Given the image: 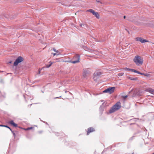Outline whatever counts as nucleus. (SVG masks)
I'll use <instances>...</instances> for the list:
<instances>
[{"label":"nucleus","mask_w":154,"mask_h":154,"mask_svg":"<svg viewBox=\"0 0 154 154\" xmlns=\"http://www.w3.org/2000/svg\"><path fill=\"white\" fill-rule=\"evenodd\" d=\"M125 17H126L125 16H124V19H125Z\"/></svg>","instance_id":"nucleus-28"},{"label":"nucleus","mask_w":154,"mask_h":154,"mask_svg":"<svg viewBox=\"0 0 154 154\" xmlns=\"http://www.w3.org/2000/svg\"><path fill=\"white\" fill-rule=\"evenodd\" d=\"M9 123L15 127H17V125L13 121H11L9 122Z\"/></svg>","instance_id":"nucleus-10"},{"label":"nucleus","mask_w":154,"mask_h":154,"mask_svg":"<svg viewBox=\"0 0 154 154\" xmlns=\"http://www.w3.org/2000/svg\"><path fill=\"white\" fill-rule=\"evenodd\" d=\"M124 75L123 73H120L118 74V75L119 76H121L123 75Z\"/></svg>","instance_id":"nucleus-18"},{"label":"nucleus","mask_w":154,"mask_h":154,"mask_svg":"<svg viewBox=\"0 0 154 154\" xmlns=\"http://www.w3.org/2000/svg\"><path fill=\"white\" fill-rule=\"evenodd\" d=\"M127 78L128 79H129L131 80H135L137 79V78H133L132 77H131L129 76H127Z\"/></svg>","instance_id":"nucleus-13"},{"label":"nucleus","mask_w":154,"mask_h":154,"mask_svg":"<svg viewBox=\"0 0 154 154\" xmlns=\"http://www.w3.org/2000/svg\"><path fill=\"white\" fill-rule=\"evenodd\" d=\"M53 50L54 51H55L56 53H58L59 52L58 51L56 50V49L54 48Z\"/></svg>","instance_id":"nucleus-20"},{"label":"nucleus","mask_w":154,"mask_h":154,"mask_svg":"<svg viewBox=\"0 0 154 154\" xmlns=\"http://www.w3.org/2000/svg\"><path fill=\"white\" fill-rule=\"evenodd\" d=\"M131 70L132 72H134L135 73H137L140 74V72L137 71V70H136L134 69H132Z\"/></svg>","instance_id":"nucleus-15"},{"label":"nucleus","mask_w":154,"mask_h":154,"mask_svg":"<svg viewBox=\"0 0 154 154\" xmlns=\"http://www.w3.org/2000/svg\"><path fill=\"white\" fill-rule=\"evenodd\" d=\"M132 154H134V153H132Z\"/></svg>","instance_id":"nucleus-30"},{"label":"nucleus","mask_w":154,"mask_h":154,"mask_svg":"<svg viewBox=\"0 0 154 154\" xmlns=\"http://www.w3.org/2000/svg\"><path fill=\"white\" fill-rule=\"evenodd\" d=\"M23 60V58L21 57H19L16 60L14 63V66H17L20 63L22 62Z\"/></svg>","instance_id":"nucleus-5"},{"label":"nucleus","mask_w":154,"mask_h":154,"mask_svg":"<svg viewBox=\"0 0 154 154\" xmlns=\"http://www.w3.org/2000/svg\"><path fill=\"white\" fill-rule=\"evenodd\" d=\"M38 72H39V74H40V72H41V70L39 69H38Z\"/></svg>","instance_id":"nucleus-23"},{"label":"nucleus","mask_w":154,"mask_h":154,"mask_svg":"<svg viewBox=\"0 0 154 154\" xmlns=\"http://www.w3.org/2000/svg\"><path fill=\"white\" fill-rule=\"evenodd\" d=\"M80 59V56L78 54H76L73 58V59L75 60L74 61H66L65 62L71 63H75L79 62Z\"/></svg>","instance_id":"nucleus-3"},{"label":"nucleus","mask_w":154,"mask_h":154,"mask_svg":"<svg viewBox=\"0 0 154 154\" xmlns=\"http://www.w3.org/2000/svg\"><path fill=\"white\" fill-rule=\"evenodd\" d=\"M101 74V73L99 72H95L94 74V78H95V77L97 76H99Z\"/></svg>","instance_id":"nucleus-11"},{"label":"nucleus","mask_w":154,"mask_h":154,"mask_svg":"<svg viewBox=\"0 0 154 154\" xmlns=\"http://www.w3.org/2000/svg\"><path fill=\"white\" fill-rule=\"evenodd\" d=\"M53 54L54 56H55L56 55V53H53Z\"/></svg>","instance_id":"nucleus-25"},{"label":"nucleus","mask_w":154,"mask_h":154,"mask_svg":"<svg viewBox=\"0 0 154 154\" xmlns=\"http://www.w3.org/2000/svg\"><path fill=\"white\" fill-rule=\"evenodd\" d=\"M133 61L137 66H140L143 63V60L142 57L138 55L135 56L133 58Z\"/></svg>","instance_id":"nucleus-1"},{"label":"nucleus","mask_w":154,"mask_h":154,"mask_svg":"<svg viewBox=\"0 0 154 154\" xmlns=\"http://www.w3.org/2000/svg\"><path fill=\"white\" fill-rule=\"evenodd\" d=\"M115 88L114 87L109 88L105 89L103 91V93H107L111 94L114 92Z\"/></svg>","instance_id":"nucleus-4"},{"label":"nucleus","mask_w":154,"mask_h":154,"mask_svg":"<svg viewBox=\"0 0 154 154\" xmlns=\"http://www.w3.org/2000/svg\"><path fill=\"white\" fill-rule=\"evenodd\" d=\"M121 107V103L120 102H118L110 109L109 112L112 113L119 110Z\"/></svg>","instance_id":"nucleus-2"},{"label":"nucleus","mask_w":154,"mask_h":154,"mask_svg":"<svg viewBox=\"0 0 154 154\" xmlns=\"http://www.w3.org/2000/svg\"><path fill=\"white\" fill-rule=\"evenodd\" d=\"M50 63V64L49 65H46L45 67L46 68H48L52 65V64L53 63V62H52L51 61H50L49 63Z\"/></svg>","instance_id":"nucleus-14"},{"label":"nucleus","mask_w":154,"mask_h":154,"mask_svg":"<svg viewBox=\"0 0 154 154\" xmlns=\"http://www.w3.org/2000/svg\"><path fill=\"white\" fill-rule=\"evenodd\" d=\"M85 72H84V73H83V75H84V76H85Z\"/></svg>","instance_id":"nucleus-27"},{"label":"nucleus","mask_w":154,"mask_h":154,"mask_svg":"<svg viewBox=\"0 0 154 154\" xmlns=\"http://www.w3.org/2000/svg\"><path fill=\"white\" fill-rule=\"evenodd\" d=\"M87 12H89L92 13L95 16L97 19L100 18V15L97 12H95L94 10L92 9H90L87 11Z\"/></svg>","instance_id":"nucleus-6"},{"label":"nucleus","mask_w":154,"mask_h":154,"mask_svg":"<svg viewBox=\"0 0 154 154\" xmlns=\"http://www.w3.org/2000/svg\"><path fill=\"white\" fill-rule=\"evenodd\" d=\"M127 97V95L122 96V97L124 99H125Z\"/></svg>","instance_id":"nucleus-22"},{"label":"nucleus","mask_w":154,"mask_h":154,"mask_svg":"<svg viewBox=\"0 0 154 154\" xmlns=\"http://www.w3.org/2000/svg\"><path fill=\"white\" fill-rule=\"evenodd\" d=\"M33 128V127H31L28 128H26V129H24L25 130L27 131V130H29L32 129Z\"/></svg>","instance_id":"nucleus-16"},{"label":"nucleus","mask_w":154,"mask_h":154,"mask_svg":"<svg viewBox=\"0 0 154 154\" xmlns=\"http://www.w3.org/2000/svg\"><path fill=\"white\" fill-rule=\"evenodd\" d=\"M2 71H0V72H2Z\"/></svg>","instance_id":"nucleus-29"},{"label":"nucleus","mask_w":154,"mask_h":154,"mask_svg":"<svg viewBox=\"0 0 154 154\" xmlns=\"http://www.w3.org/2000/svg\"><path fill=\"white\" fill-rule=\"evenodd\" d=\"M135 39L136 41H139L141 43H144L146 42H148L149 41L146 39H143L141 37H137L135 38Z\"/></svg>","instance_id":"nucleus-7"},{"label":"nucleus","mask_w":154,"mask_h":154,"mask_svg":"<svg viewBox=\"0 0 154 154\" xmlns=\"http://www.w3.org/2000/svg\"><path fill=\"white\" fill-rule=\"evenodd\" d=\"M94 131V129L93 128L90 127L88 129L87 135H88L90 133Z\"/></svg>","instance_id":"nucleus-8"},{"label":"nucleus","mask_w":154,"mask_h":154,"mask_svg":"<svg viewBox=\"0 0 154 154\" xmlns=\"http://www.w3.org/2000/svg\"><path fill=\"white\" fill-rule=\"evenodd\" d=\"M11 131V132H12V133L13 134V135H14V138H15V136H16V134H15V133H14L13 131Z\"/></svg>","instance_id":"nucleus-21"},{"label":"nucleus","mask_w":154,"mask_h":154,"mask_svg":"<svg viewBox=\"0 0 154 154\" xmlns=\"http://www.w3.org/2000/svg\"><path fill=\"white\" fill-rule=\"evenodd\" d=\"M82 25H83V24H80V26L81 27H82Z\"/></svg>","instance_id":"nucleus-24"},{"label":"nucleus","mask_w":154,"mask_h":154,"mask_svg":"<svg viewBox=\"0 0 154 154\" xmlns=\"http://www.w3.org/2000/svg\"><path fill=\"white\" fill-rule=\"evenodd\" d=\"M140 74L148 77H149L150 76V74L147 73H145L140 72Z\"/></svg>","instance_id":"nucleus-12"},{"label":"nucleus","mask_w":154,"mask_h":154,"mask_svg":"<svg viewBox=\"0 0 154 154\" xmlns=\"http://www.w3.org/2000/svg\"><path fill=\"white\" fill-rule=\"evenodd\" d=\"M146 91L149 92L150 93L154 94V89L149 88L146 89Z\"/></svg>","instance_id":"nucleus-9"},{"label":"nucleus","mask_w":154,"mask_h":154,"mask_svg":"<svg viewBox=\"0 0 154 154\" xmlns=\"http://www.w3.org/2000/svg\"><path fill=\"white\" fill-rule=\"evenodd\" d=\"M2 126L7 127V128H8L11 131H12L11 129L7 125H2Z\"/></svg>","instance_id":"nucleus-19"},{"label":"nucleus","mask_w":154,"mask_h":154,"mask_svg":"<svg viewBox=\"0 0 154 154\" xmlns=\"http://www.w3.org/2000/svg\"><path fill=\"white\" fill-rule=\"evenodd\" d=\"M124 69L126 70H128L130 71L131 72V70L132 69H129L128 68H125L123 69Z\"/></svg>","instance_id":"nucleus-17"},{"label":"nucleus","mask_w":154,"mask_h":154,"mask_svg":"<svg viewBox=\"0 0 154 154\" xmlns=\"http://www.w3.org/2000/svg\"><path fill=\"white\" fill-rule=\"evenodd\" d=\"M12 62V61H9L8 63H11Z\"/></svg>","instance_id":"nucleus-26"}]
</instances>
